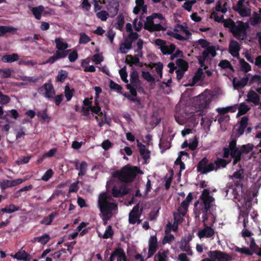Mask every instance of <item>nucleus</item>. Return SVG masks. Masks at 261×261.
I'll return each mask as SVG.
<instances>
[{
    "label": "nucleus",
    "mask_w": 261,
    "mask_h": 261,
    "mask_svg": "<svg viewBox=\"0 0 261 261\" xmlns=\"http://www.w3.org/2000/svg\"><path fill=\"white\" fill-rule=\"evenodd\" d=\"M111 196L107 193H101L98 200V206L102 215L103 221H108L112 216V211L117 208V205L114 202H110Z\"/></svg>",
    "instance_id": "obj_1"
},
{
    "label": "nucleus",
    "mask_w": 261,
    "mask_h": 261,
    "mask_svg": "<svg viewBox=\"0 0 261 261\" xmlns=\"http://www.w3.org/2000/svg\"><path fill=\"white\" fill-rule=\"evenodd\" d=\"M138 173H142L139 167H131L127 165L124 166L121 170H117L114 172L113 175L123 182L129 183L135 179Z\"/></svg>",
    "instance_id": "obj_2"
},
{
    "label": "nucleus",
    "mask_w": 261,
    "mask_h": 261,
    "mask_svg": "<svg viewBox=\"0 0 261 261\" xmlns=\"http://www.w3.org/2000/svg\"><path fill=\"white\" fill-rule=\"evenodd\" d=\"M237 25H234L230 32L238 40H244L247 37L246 30L249 27V24L248 22H244L242 21H237Z\"/></svg>",
    "instance_id": "obj_3"
},
{
    "label": "nucleus",
    "mask_w": 261,
    "mask_h": 261,
    "mask_svg": "<svg viewBox=\"0 0 261 261\" xmlns=\"http://www.w3.org/2000/svg\"><path fill=\"white\" fill-rule=\"evenodd\" d=\"M215 168V164L209 162L206 157L203 158L197 165V171L201 174H205L213 171Z\"/></svg>",
    "instance_id": "obj_4"
},
{
    "label": "nucleus",
    "mask_w": 261,
    "mask_h": 261,
    "mask_svg": "<svg viewBox=\"0 0 261 261\" xmlns=\"http://www.w3.org/2000/svg\"><path fill=\"white\" fill-rule=\"evenodd\" d=\"M245 1L246 0H239L236 5L232 7V9L242 17H249L251 14L250 8L245 5Z\"/></svg>",
    "instance_id": "obj_5"
},
{
    "label": "nucleus",
    "mask_w": 261,
    "mask_h": 261,
    "mask_svg": "<svg viewBox=\"0 0 261 261\" xmlns=\"http://www.w3.org/2000/svg\"><path fill=\"white\" fill-rule=\"evenodd\" d=\"M207 254L214 261H229L231 257L227 253L220 250L210 251Z\"/></svg>",
    "instance_id": "obj_6"
},
{
    "label": "nucleus",
    "mask_w": 261,
    "mask_h": 261,
    "mask_svg": "<svg viewBox=\"0 0 261 261\" xmlns=\"http://www.w3.org/2000/svg\"><path fill=\"white\" fill-rule=\"evenodd\" d=\"M195 106L200 110H203L208 107L211 101V97L203 94H200L195 98Z\"/></svg>",
    "instance_id": "obj_7"
},
{
    "label": "nucleus",
    "mask_w": 261,
    "mask_h": 261,
    "mask_svg": "<svg viewBox=\"0 0 261 261\" xmlns=\"http://www.w3.org/2000/svg\"><path fill=\"white\" fill-rule=\"evenodd\" d=\"M143 211L142 207L140 210V204L137 203L135 205L132 211L129 214L128 221L130 224H135L137 221V218H140Z\"/></svg>",
    "instance_id": "obj_8"
},
{
    "label": "nucleus",
    "mask_w": 261,
    "mask_h": 261,
    "mask_svg": "<svg viewBox=\"0 0 261 261\" xmlns=\"http://www.w3.org/2000/svg\"><path fill=\"white\" fill-rule=\"evenodd\" d=\"M210 54H211L213 57H215L216 56L217 53L216 50L214 49L213 47H212L207 50H204L202 52V56L197 57L200 67H204L205 69L207 68V66L205 65V61Z\"/></svg>",
    "instance_id": "obj_9"
},
{
    "label": "nucleus",
    "mask_w": 261,
    "mask_h": 261,
    "mask_svg": "<svg viewBox=\"0 0 261 261\" xmlns=\"http://www.w3.org/2000/svg\"><path fill=\"white\" fill-rule=\"evenodd\" d=\"M158 249V244L156 236H150L148 241V252L147 258L152 257Z\"/></svg>",
    "instance_id": "obj_10"
},
{
    "label": "nucleus",
    "mask_w": 261,
    "mask_h": 261,
    "mask_svg": "<svg viewBox=\"0 0 261 261\" xmlns=\"http://www.w3.org/2000/svg\"><path fill=\"white\" fill-rule=\"evenodd\" d=\"M45 91L44 96L50 98H53L55 95V91L52 84L45 83L38 89V92L40 94Z\"/></svg>",
    "instance_id": "obj_11"
},
{
    "label": "nucleus",
    "mask_w": 261,
    "mask_h": 261,
    "mask_svg": "<svg viewBox=\"0 0 261 261\" xmlns=\"http://www.w3.org/2000/svg\"><path fill=\"white\" fill-rule=\"evenodd\" d=\"M241 47L239 43L236 40H231L229 45V53L233 57L239 58Z\"/></svg>",
    "instance_id": "obj_12"
},
{
    "label": "nucleus",
    "mask_w": 261,
    "mask_h": 261,
    "mask_svg": "<svg viewBox=\"0 0 261 261\" xmlns=\"http://www.w3.org/2000/svg\"><path fill=\"white\" fill-rule=\"evenodd\" d=\"M119 9V3L117 1L109 2L107 6V10L110 17L113 18L118 13Z\"/></svg>",
    "instance_id": "obj_13"
},
{
    "label": "nucleus",
    "mask_w": 261,
    "mask_h": 261,
    "mask_svg": "<svg viewBox=\"0 0 261 261\" xmlns=\"http://www.w3.org/2000/svg\"><path fill=\"white\" fill-rule=\"evenodd\" d=\"M129 192V190L125 187H117L114 186L112 189V195L116 198L122 197L127 195Z\"/></svg>",
    "instance_id": "obj_14"
},
{
    "label": "nucleus",
    "mask_w": 261,
    "mask_h": 261,
    "mask_svg": "<svg viewBox=\"0 0 261 261\" xmlns=\"http://www.w3.org/2000/svg\"><path fill=\"white\" fill-rule=\"evenodd\" d=\"M250 74H248L246 76L242 78L240 81L237 80L236 77H234L232 80V85L234 89H239V88H243L245 87L248 82L249 77L248 76Z\"/></svg>",
    "instance_id": "obj_15"
},
{
    "label": "nucleus",
    "mask_w": 261,
    "mask_h": 261,
    "mask_svg": "<svg viewBox=\"0 0 261 261\" xmlns=\"http://www.w3.org/2000/svg\"><path fill=\"white\" fill-rule=\"evenodd\" d=\"M204 225L205 226L204 228L199 230L197 234L200 239L203 238H211L215 233V231L213 228L210 226H206V224Z\"/></svg>",
    "instance_id": "obj_16"
},
{
    "label": "nucleus",
    "mask_w": 261,
    "mask_h": 261,
    "mask_svg": "<svg viewBox=\"0 0 261 261\" xmlns=\"http://www.w3.org/2000/svg\"><path fill=\"white\" fill-rule=\"evenodd\" d=\"M175 121L179 124L182 125L185 124L189 118L188 113L182 111H179L176 112L174 115Z\"/></svg>",
    "instance_id": "obj_17"
},
{
    "label": "nucleus",
    "mask_w": 261,
    "mask_h": 261,
    "mask_svg": "<svg viewBox=\"0 0 261 261\" xmlns=\"http://www.w3.org/2000/svg\"><path fill=\"white\" fill-rule=\"evenodd\" d=\"M179 248L181 251L186 252L189 255H193V251L189 244V240L182 239L179 242Z\"/></svg>",
    "instance_id": "obj_18"
},
{
    "label": "nucleus",
    "mask_w": 261,
    "mask_h": 261,
    "mask_svg": "<svg viewBox=\"0 0 261 261\" xmlns=\"http://www.w3.org/2000/svg\"><path fill=\"white\" fill-rule=\"evenodd\" d=\"M11 256L13 258H16L17 260H22L24 261H29L31 258V255L22 249L14 255H12Z\"/></svg>",
    "instance_id": "obj_19"
},
{
    "label": "nucleus",
    "mask_w": 261,
    "mask_h": 261,
    "mask_svg": "<svg viewBox=\"0 0 261 261\" xmlns=\"http://www.w3.org/2000/svg\"><path fill=\"white\" fill-rule=\"evenodd\" d=\"M28 7L31 10L32 13L36 19H41L42 14L44 11V7L43 6L40 5L36 7H32L31 6H29Z\"/></svg>",
    "instance_id": "obj_20"
},
{
    "label": "nucleus",
    "mask_w": 261,
    "mask_h": 261,
    "mask_svg": "<svg viewBox=\"0 0 261 261\" xmlns=\"http://www.w3.org/2000/svg\"><path fill=\"white\" fill-rule=\"evenodd\" d=\"M130 81L131 84L136 88L140 87L141 82L139 79V74L136 70H133L130 75Z\"/></svg>",
    "instance_id": "obj_21"
},
{
    "label": "nucleus",
    "mask_w": 261,
    "mask_h": 261,
    "mask_svg": "<svg viewBox=\"0 0 261 261\" xmlns=\"http://www.w3.org/2000/svg\"><path fill=\"white\" fill-rule=\"evenodd\" d=\"M247 100L255 105H258L260 101V96L253 90H250L247 94Z\"/></svg>",
    "instance_id": "obj_22"
},
{
    "label": "nucleus",
    "mask_w": 261,
    "mask_h": 261,
    "mask_svg": "<svg viewBox=\"0 0 261 261\" xmlns=\"http://www.w3.org/2000/svg\"><path fill=\"white\" fill-rule=\"evenodd\" d=\"M201 211L203 213L202 217L203 219L202 221L204 223V225H205V222L208 220L209 215H211L214 216L216 214L215 212L216 210H214L213 208L211 209L208 208L201 207Z\"/></svg>",
    "instance_id": "obj_23"
},
{
    "label": "nucleus",
    "mask_w": 261,
    "mask_h": 261,
    "mask_svg": "<svg viewBox=\"0 0 261 261\" xmlns=\"http://www.w3.org/2000/svg\"><path fill=\"white\" fill-rule=\"evenodd\" d=\"M18 59L19 56L17 54H6L1 58V61L4 63H12L17 61Z\"/></svg>",
    "instance_id": "obj_24"
},
{
    "label": "nucleus",
    "mask_w": 261,
    "mask_h": 261,
    "mask_svg": "<svg viewBox=\"0 0 261 261\" xmlns=\"http://www.w3.org/2000/svg\"><path fill=\"white\" fill-rule=\"evenodd\" d=\"M248 118L247 116H243L240 121V126L238 129V133L240 135L244 134L245 129L247 127L248 122Z\"/></svg>",
    "instance_id": "obj_25"
},
{
    "label": "nucleus",
    "mask_w": 261,
    "mask_h": 261,
    "mask_svg": "<svg viewBox=\"0 0 261 261\" xmlns=\"http://www.w3.org/2000/svg\"><path fill=\"white\" fill-rule=\"evenodd\" d=\"M167 251L163 249L159 250L154 257V261H167Z\"/></svg>",
    "instance_id": "obj_26"
},
{
    "label": "nucleus",
    "mask_w": 261,
    "mask_h": 261,
    "mask_svg": "<svg viewBox=\"0 0 261 261\" xmlns=\"http://www.w3.org/2000/svg\"><path fill=\"white\" fill-rule=\"evenodd\" d=\"M133 40H130L128 37L125 39L123 43L120 45V50L121 53L126 54L127 51L124 49H130L132 47Z\"/></svg>",
    "instance_id": "obj_27"
},
{
    "label": "nucleus",
    "mask_w": 261,
    "mask_h": 261,
    "mask_svg": "<svg viewBox=\"0 0 261 261\" xmlns=\"http://www.w3.org/2000/svg\"><path fill=\"white\" fill-rule=\"evenodd\" d=\"M56 48L58 50H64L69 47L68 44L63 41V39L60 38H56L55 40Z\"/></svg>",
    "instance_id": "obj_28"
},
{
    "label": "nucleus",
    "mask_w": 261,
    "mask_h": 261,
    "mask_svg": "<svg viewBox=\"0 0 261 261\" xmlns=\"http://www.w3.org/2000/svg\"><path fill=\"white\" fill-rule=\"evenodd\" d=\"M125 62L127 64L132 66L133 64L137 65L140 63L139 55H135L134 57L131 55H128L126 57Z\"/></svg>",
    "instance_id": "obj_29"
},
{
    "label": "nucleus",
    "mask_w": 261,
    "mask_h": 261,
    "mask_svg": "<svg viewBox=\"0 0 261 261\" xmlns=\"http://www.w3.org/2000/svg\"><path fill=\"white\" fill-rule=\"evenodd\" d=\"M202 201L203 205H201V207L208 208L212 209L213 208L214 210H216L217 206L213 205L212 203L214 201L215 198L214 197H209L208 199H201Z\"/></svg>",
    "instance_id": "obj_30"
},
{
    "label": "nucleus",
    "mask_w": 261,
    "mask_h": 261,
    "mask_svg": "<svg viewBox=\"0 0 261 261\" xmlns=\"http://www.w3.org/2000/svg\"><path fill=\"white\" fill-rule=\"evenodd\" d=\"M175 48L176 46L173 43L170 44L169 46L166 44L163 47L161 48V51L163 55H171L175 50Z\"/></svg>",
    "instance_id": "obj_31"
},
{
    "label": "nucleus",
    "mask_w": 261,
    "mask_h": 261,
    "mask_svg": "<svg viewBox=\"0 0 261 261\" xmlns=\"http://www.w3.org/2000/svg\"><path fill=\"white\" fill-rule=\"evenodd\" d=\"M17 29L11 26L0 25V36H4L7 33H14Z\"/></svg>",
    "instance_id": "obj_32"
},
{
    "label": "nucleus",
    "mask_w": 261,
    "mask_h": 261,
    "mask_svg": "<svg viewBox=\"0 0 261 261\" xmlns=\"http://www.w3.org/2000/svg\"><path fill=\"white\" fill-rule=\"evenodd\" d=\"M68 74V73L67 71L63 69L60 70L56 78V81L63 83L67 77Z\"/></svg>",
    "instance_id": "obj_33"
},
{
    "label": "nucleus",
    "mask_w": 261,
    "mask_h": 261,
    "mask_svg": "<svg viewBox=\"0 0 261 261\" xmlns=\"http://www.w3.org/2000/svg\"><path fill=\"white\" fill-rule=\"evenodd\" d=\"M193 199V195L192 193H189L186 198L181 203L180 206L184 210L187 211L190 203Z\"/></svg>",
    "instance_id": "obj_34"
},
{
    "label": "nucleus",
    "mask_w": 261,
    "mask_h": 261,
    "mask_svg": "<svg viewBox=\"0 0 261 261\" xmlns=\"http://www.w3.org/2000/svg\"><path fill=\"white\" fill-rule=\"evenodd\" d=\"M57 215V212H53L49 216L45 217L40 223L47 225H50Z\"/></svg>",
    "instance_id": "obj_35"
},
{
    "label": "nucleus",
    "mask_w": 261,
    "mask_h": 261,
    "mask_svg": "<svg viewBox=\"0 0 261 261\" xmlns=\"http://www.w3.org/2000/svg\"><path fill=\"white\" fill-rule=\"evenodd\" d=\"M203 75V69L201 68H199L195 73V75L193 77L192 84L191 86H194L196 84L198 81H199L201 78L202 75Z\"/></svg>",
    "instance_id": "obj_36"
},
{
    "label": "nucleus",
    "mask_w": 261,
    "mask_h": 261,
    "mask_svg": "<svg viewBox=\"0 0 261 261\" xmlns=\"http://www.w3.org/2000/svg\"><path fill=\"white\" fill-rule=\"evenodd\" d=\"M20 210V208L14 204H10L8 206L3 208L1 211L4 213L11 214L16 211H18Z\"/></svg>",
    "instance_id": "obj_37"
},
{
    "label": "nucleus",
    "mask_w": 261,
    "mask_h": 261,
    "mask_svg": "<svg viewBox=\"0 0 261 261\" xmlns=\"http://www.w3.org/2000/svg\"><path fill=\"white\" fill-rule=\"evenodd\" d=\"M65 96L66 98L67 101H70L73 94L75 92V90L74 89H70L69 85H66L65 87Z\"/></svg>",
    "instance_id": "obj_38"
},
{
    "label": "nucleus",
    "mask_w": 261,
    "mask_h": 261,
    "mask_svg": "<svg viewBox=\"0 0 261 261\" xmlns=\"http://www.w3.org/2000/svg\"><path fill=\"white\" fill-rule=\"evenodd\" d=\"M216 111L218 112L219 115H224L229 112H234L236 111V108L232 106H229L225 108H217Z\"/></svg>",
    "instance_id": "obj_39"
},
{
    "label": "nucleus",
    "mask_w": 261,
    "mask_h": 261,
    "mask_svg": "<svg viewBox=\"0 0 261 261\" xmlns=\"http://www.w3.org/2000/svg\"><path fill=\"white\" fill-rule=\"evenodd\" d=\"M116 28L122 31L124 23V17L122 13H120L116 18Z\"/></svg>",
    "instance_id": "obj_40"
},
{
    "label": "nucleus",
    "mask_w": 261,
    "mask_h": 261,
    "mask_svg": "<svg viewBox=\"0 0 261 261\" xmlns=\"http://www.w3.org/2000/svg\"><path fill=\"white\" fill-rule=\"evenodd\" d=\"M197 43L201 46L202 48L205 49L204 50H207L210 49V48H211L212 47H213L214 49L216 50L215 46H210V43L205 39H200L197 41Z\"/></svg>",
    "instance_id": "obj_41"
},
{
    "label": "nucleus",
    "mask_w": 261,
    "mask_h": 261,
    "mask_svg": "<svg viewBox=\"0 0 261 261\" xmlns=\"http://www.w3.org/2000/svg\"><path fill=\"white\" fill-rule=\"evenodd\" d=\"M176 63L178 67V69H181L185 71L188 69V63L185 60L182 59H178L176 61Z\"/></svg>",
    "instance_id": "obj_42"
},
{
    "label": "nucleus",
    "mask_w": 261,
    "mask_h": 261,
    "mask_svg": "<svg viewBox=\"0 0 261 261\" xmlns=\"http://www.w3.org/2000/svg\"><path fill=\"white\" fill-rule=\"evenodd\" d=\"M112 257L118 256V258H124L126 257L124 250L122 248H116L111 254Z\"/></svg>",
    "instance_id": "obj_43"
},
{
    "label": "nucleus",
    "mask_w": 261,
    "mask_h": 261,
    "mask_svg": "<svg viewBox=\"0 0 261 261\" xmlns=\"http://www.w3.org/2000/svg\"><path fill=\"white\" fill-rule=\"evenodd\" d=\"M241 70L245 73L250 71L251 70V67L250 65L246 62L244 59H241L240 60Z\"/></svg>",
    "instance_id": "obj_44"
},
{
    "label": "nucleus",
    "mask_w": 261,
    "mask_h": 261,
    "mask_svg": "<svg viewBox=\"0 0 261 261\" xmlns=\"http://www.w3.org/2000/svg\"><path fill=\"white\" fill-rule=\"evenodd\" d=\"M254 146L253 144L251 143H248L247 144L243 145L240 149L242 154H247L251 152L254 148Z\"/></svg>",
    "instance_id": "obj_45"
},
{
    "label": "nucleus",
    "mask_w": 261,
    "mask_h": 261,
    "mask_svg": "<svg viewBox=\"0 0 261 261\" xmlns=\"http://www.w3.org/2000/svg\"><path fill=\"white\" fill-rule=\"evenodd\" d=\"M250 108L244 103H241L239 108V111L237 114V116H241L245 115L249 111Z\"/></svg>",
    "instance_id": "obj_46"
},
{
    "label": "nucleus",
    "mask_w": 261,
    "mask_h": 261,
    "mask_svg": "<svg viewBox=\"0 0 261 261\" xmlns=\"http://www.w3.org/2000/svg\"><path fill=\"white\" fill-rule=\"evenodd\" d=\"M174 222L173 225H176V229H174V231H176L178 228V225L182 222V217L180 216V214L178 213L173 214Z\"/></svg>",
    "instance_id": "obj_47"
},
{
    "label": "nucleus",
    "mask_w": 261,
    "mask_h": 261,
    "mask_svg": "<svg viewBox=\"0 0 261 261\" xmlns=\"http://www.w3.org/2000/svg\"><path fill=\"white\" fill-rule=\"evenodd\" d=\"M223 23L224 27L226 28H228L230 32L233 29V28L234 27V25L236 24L234 21L231 18L224 19V21H223Z\"/></svg>",
    "instance_id": "obj_48"
},
{
    "label": "nucleus",
    "mask_w": 261,
    "mask_h": 261,
    "mask_svg": "<svg viewBox=\"0 0 261 261\" xmlns=\"http://www.w3.org/2000/svg\"><path fill=\"white\" fill-rule=\"evenodd\" d=\"M91 41L90 38L85 33L80 34L79 43L81 44H85Z\"/></svg>",
    "instance_id": "obj_49"
},
{
    "label": "nucleus",
    "mask_w": 261,
    "mask_h": 261,
    "mask_svg": "<svg viewBox=\"0 0 261 261\" xmlns=\"http://www.w3.org/2000/svg\"><path fill=\"white\" fill-rule=\"evenodd\" d=\"M229 162L223 159H218L215 162V165H216V169L220 167L224 168L229 163Z\"/></svg>",
    "instance_id": "obj_50"
},
{
    "label": "nucleus",
    "mask_w": 261,
    "mask_h": 261,
    "mask_svg": "<svg viewBox=\"0 0 261 261\" xmlns=\"http://www.w3.org/2000/svg\"><path fill=\"white\" fill-rule=\"evenodd\" d=\"M37 116L45 122H48L50 120V117L47 114L46 109H44L42 112H38Z\"/></svg>",
    "instance_id": "obj_51"
},
{
    "label": "nucleus",
    "mask_w": 261,
    "mask_h": 261,
    "mask_svg": "<svg viewBox=\"0 0 261 261\" xmlns=\"http://www.w3.org/2000/svg\"><path fill=\"white\" fill-rule=\"evenodd\" d=\"M88 164L86 162L82 161L81 163L80 168L79 170L80 172H79V176H84L87 171Z\"/></svg>",
    "instance_id": "obj_52"
},
{
    "label": "nucleus",
    "mask_w": 261,
    "mask_h": 261,
    "mask_svg": "<svg viewBox=\"0 0 261 261\" xmlns=\"http://www.w3.org/2000/svg\"><path fill=\"white\" fill-rule=\"evenodd\" d=\"M35 240L42 244H46L50 240V236L47 234H45L40 237L35 238Z\"/></svg>",
    "instance_id": "obj_53"
},
{
    "label": "nucleus",
    "mask_w": 261,
    "mask_h": 261,
    "mask_svg": "<svg viewBox=\"0 0 261 261\" xmlns=\"http://www.w3.org/2000/svg\"><path fill=\"white\" fill-rule=\"evenodd\" d=\"M234 250L238 252H241L247 255H252L253 252L249 250V249L246 247L240 248L238 246H236Z\"/></svg>",
    "instance_id": "obj_54"
},
{
    "label": "nucleus",
    "mask_w": 261,
    "mask_h": 261,
    "mask_svg": "<svg viewBox=\"0 0 261 261\" xmlns=\"http://www.w3.org/2000/svg\"><path fill=\"white\" fill-rule=\"evenodd\" d=\"M96 16L102 21H106L110 15L107 11L102 10L96 13Z\"/></svg>",
    "instance_id": "obj_55"
},
{
    "label": "nucleus",
    "mask_w": 261,
    "mask_h": 261,
    "mask_svg": "<svg viewBox=\"0 0 261 261\" xmlns=\"http://www.w3.org/2000/svg\"><path fill=\"white\" fill-rule=\"evenodd\" d=\"M142 77L149 82H153L154 81V78L151 75L148 71H142Z\"/></svg>",
    "instance_id": "obj_56"
},
{
    "label": "nucleus",
    "mask_w": 261,
    "mask_h": 261,
    "mask_svg": "<svg viewBox=\"0 0 261 261\" xmlns=\"http://www.w3.org/2000/svg\"><path fill=\"white\" fill-rule=\"evenodd\" d=\"M119 73L121 76V80L125 83H128V81L127 79V73L126 71V67L124 66L119 70Z\"/></svg>",
    "instance_id": "obj_57"
},
{
    "label": "nucleus",
    "mask_w": 261,
    "mask_h": 261,
    "mask_svg": "<svg viewBox=\"0 0 261 261\" xmlns=\"http://www.w3.org/2000/svg\"><path fill=\"white\" fill-rule=\"evenodd\" d=\"M10 101V98L7 95L4 94L0 91V104L6 105Z\"/></svg>",
    "instance_id": "obj_58"
},
{
    "label": "nucleus",
    "mask_w": 261,
    "mask_h": 261,
    "mask_svg": "<svg viewBox=\"0 0 261 261\" xmlns=\"http://www.w3.org/2000/svg\"><path fill=\"white\" fill-rule=\"evenodd\" d=\"M71 51V49H65L64 50H57L55 53L58 58V59L66 57Z\"/></svg>",
    "instance_id": "obj_59"
},
{
    "label": "nucleus",
    "mask_w": 261,
    "mask_h": 261,
    "mask_svg": "<svg viewBox=\"0 0 261 261\" xmlns=\"http://www.w3.org/2000/svg\"><path fill=\"white\" fill-rule=\"evenodd\" d=\"M20 80L25 82L35 83L39 80V79L36 76H21Z\"/></svg>",
    "instance_id": "obj_60"
},
{
    "label": "nucleus",
    "mask_w": 261,
    "mask_h": 261,
    "mask_svg": "<svg viewBox=\"0 0 261 261\" xmlns=\"http://www.w3.org/2000/svg\"><path fill=\"white\" fill-rule=\"evenodd\" d=\"M113 234L114 232L112 230V226L111 225H109L102 237L103 239H107L112 237Z\"/></svg>",
    "instance_id": "obj_61"
},
{
    "label": "nucleus",
    "mask_w": 261,
    "mask_h": 261,
    "mask_svg": "<svg viewBox=\"0 0 261 261\" xmlns=\"http://www.w3.org/2000/svg\"><path fill=\"white\" fill-rule=\"evenodd\" d=\"M95 106H90L87 107L88 111H91L92 113L96 114L99 113V111L101 110V108L99 106L97 102H95Z\"/></svg>",
    "instance_id": "obj_62"
},
{
    "label": "nucleus",
    "mask_w": 261,
    "mask_h": 261,
    "mask_svg": "<svg viewBox=\"0 0 261 261\" xmlns=\"http://www.w3.org/2000/svg\"><path fill=\"white\" fill-rule=\"evenodd\" d=\"M139 152L140 153L141 156L143 158V159L146 161L148 159L150 158V151L148 149H146L145 148H143V150H139Z\"/></svg>",
    "instance_id": "obj_63"
},
{
    "label": "nucleus",
    "mask_w": 261,
    "mask_h": 261,
    "mask_svg": "<svg viewBox=\"0 0 261 261\" xmlns=\"http://www.w3.org/2000/svg\"><path fill=\"white\" fill-rule=\"evenodd\" d=\"M0 74L2 78H9L11 76V70L9 68L0 69Z\"/></svg>",
    "instance_id": "obj_64"
}]
</instances>
